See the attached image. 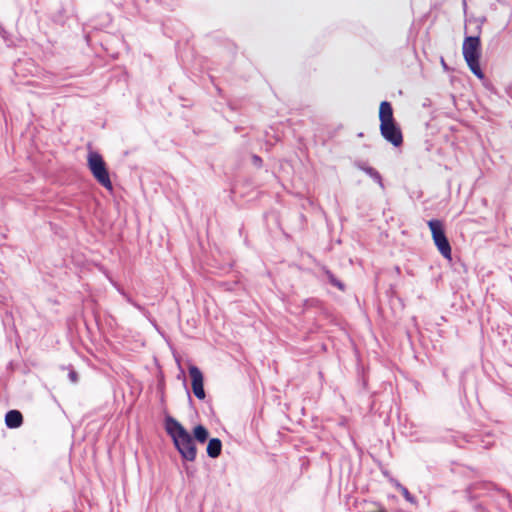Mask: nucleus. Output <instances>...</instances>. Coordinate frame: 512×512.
I'll return each instance as SVG.
<instances>
[{"instance_id": "dca6fc26", "label": "nucleus", "mask_w": 512, "mask_h": 512, "mask_svg": "<svg viewBox=\"0 0 512 512\" xmlns=\"http://www.w3.org/2000/svg\"><path fill=\"white\" fill-rule=\"evenodd\" d=\"M441 63H442V66H443L444 68H446V64H445V62H444V60H443V59L441 60Z\"/></svg>"}, {"instance_id": "9b49d317", "label": "nucleus", "mask_w": 512, "mask_h": 512, "mask_svg": "<svg viewBox=\"0 0 512 512\" xmlns=\"http://www.w3.org/2000/svg\"><path fill=\"white\" fill-rule=\"evenodd\" d=\"M363 170L370 177H372L374 180H376L380 185H382L381 176H380V174L374 168H372V167H364Z\"/></svg>"}, {"instance_id": "1a4fd4ad", "label": "nucleus", "mask_w": 512, "mask_h": 512, "mask_svg": "<svg viewBox=\"0 0 512 512\" xmlns=\"http://www.w3.org/2000/svg\"><path fill=\"white\" fill-rule=\"evenodd\" d=\"M222 443L218 438H212L207 445V454L211 458H216L220 455Z\"/></svg>"}, {"instance_id": "6e6552de", "label": "nucleus", "mask_w": 512, "mask_h": 512, "mask_svg": "<svg viewBox=\"0 0 512 512\" xmlns=\"http://www.w3.org/2000/svg\"><path fill=\"white\" fill-rule=\"evenodd\" d=\"M23 422L22 414L18 410H10L6 413L5 423L9 428H18Z\"/></svg>"}, {"instance_id": "f8f14e48", "label": "nucleus", "mask_w": 512, "mask_h": 512, "mask_svg": "<svg viewBox=\"0 0 512 512\" xmlns=\"http://www.w3.org/2000/svg\"><path fill=\"white\" fill-rule=\"evenodd\" d=\"M396 487L397 489L401 492V494L404 496V498L410 502V503H414V497L409 493V491L407 490V488H405L404 486H402L401 484L399 483H396Z\"/></svg>"}, {"instance_id": "4468645a", "label": "nucleus", "mask_w": 512, "mask_h": 512, "mask_svg": "<svg viewBox=\"0 0 512 512\" xmlns=\"http://www.w3.org/2000/svg\"><path fill=\"white\" fill-rule=\"evenodd\" d=\"M69 378H70V380H71L73 383H75V382L77 381V373H76V372H74V371H71V372L69 373Z\"/></svg>"}, {"instance_id": "2eb2a0df", "label": "nucleus", "mask_w": 512, "mask_h": 512, "mask_svg": "<svg viewBox=\"0 0 512 512\" xmlns=\"http://www.w3.org/2000/svg\"><path fill=\"white\" fill-rule=\"evenodd\" d=\"M254 161H255V163H258V162L260 163L261 159L259 157H257V156H254Z\"/></svg>"}, {"instance_id": "0eeeda50", "label": "nucleus", "mask_w": 512, "mask_h": 512, "mask_svg": "<svg viewBox=\"0 0 512 512\" xmlns=\"http://www.w3.org/2000/svg\"><path fill=\"white\" fill-rule=\"evenodd\" d=\"M379 119L380 125L388 124L393 122V110L389 102L383 101L379 108Z\"/></svg>"}, {"instance_id": "9d476101", "label": "nucleus", "mask_w": 512, "mask_h": 512, "mask_svg": "<svg viewBox=\"0 0 512 512\" xmlns=\"http://www.w3.org/2000/svg\"><path fill=\"white\" fill-rule=\"evenodd\" d=\"M193 434L194 438L200 443H204L208 439V430L202 425H197L193 430Z\"/></svg>"}, {"instance_id": "39448f33", "label": "nucleus", "mask_w": 512, "mask_h": 512, "mask_svg": "<svg viewBox=\"0 0 512 512\" xmlns=\"http://www.w3.org/2000/svg\"><path fill=\"white\" fill-rule=\"evenodd\" d=\"M380 132L383 138L390 142L392 145L398 147L402 144V132L395 121L380 125Z\"/></svg>"}, {"instance_id": "ddd939ff", "label": "nucleus", "mask_w": 512, "mask_h": 512, "mask_svg": "<svg viewBox=\"0 0 512 512\" xmlns=\"http://www.w3.org/2000/svg\"><path fill=\"white\" fill-rule=\"evenodd\" d=\"M328 277H329L330 282H331L334 286H337V287H338L339 289H341V290L343 289V285H342V283H341V282H339L338 280H336L332 274L328 273Z\"/></svg>"}, {"instance_id": "f03ea898", "label": "nucleus", "mask_w": 512, "mask_h": 512, "mask_svg": "<svg viewBox=\"0 0 512 512\" xmlns=\"http://www.w3.org/2000/svg\"><path fill=\"white\" fill-rule=\"evenodd\" d=\"M463 57L471 72L479 79L484 78L480 68L481 43L478 36L465 37L462 45Z\"/></svg>"}, {"instance_id": "20e7f679", "label": "nucleus", "mask_w": 512, "mask_h": 512, "mask_svg": "<svg viewBox=\"0 0 512 512\" xmlns=\"http://www.w3.org/2000/svg\"><path fill=\"white\" fill-rule=\"evenodd\" d=\"M428 226L431 230L432 239L440 254L448 259H452L451 246L445 235L443 224L439 220L428 221Z\"/></svg>"}, {"instance_id": "f257e3e1", "label": "nucleus", "mask_w": 512, "mask_h": 512, "mask_svg": "<svg viewBox=\"0 0 512 512\" xmlns=\"http://www.w3.org/2000/svg\"><path fill=\"white\" fill-rule=\"evenodd\" d=\"M165 428L183 459L194 461L196 458V447L190 433L172 417L166 418Z\"/></svg>"}, {"instance_id": "423d86ee", "label": "nucleus", "mask_w": 512, "mask_h": 512, "mask_svg": "<svg viewBox=\"0 0 512 512\" xmlns=\"http://www.w3.org/2000/svg\"><path fill=\"white\" fill-rule=\"evenodd\" d=\"M189 375L192 380V390L194 395L202 400L205 398V391L203 387V375L202 372L196 366L189 367Z\"/></svg>"}, {"instance_id": "7ed1b4c3", "label": "nucleus", "mask_w": 512, "mask_h": 512, "mask_svg": "<svg viewBox=\"0 0 512 512\" xmlns=\"http://www.w3.org/2000/svg\"><path fill=\"white\" fill-rule=\"evenodd\" d=\"M87 162L94 178L106 189L112 190V182L102 156L97 152L90 151Z\"/></svg>"}]
</instances>
